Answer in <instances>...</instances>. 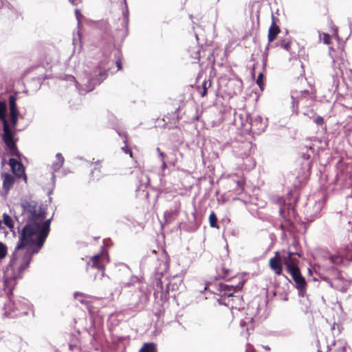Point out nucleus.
Instances as JSON below:
<instances>
[{
	"mask_svg": "<svg viewBox=\"0 0 352 352\" xmlns=\"http://www.w3.org/2000/svg\"><path fill=\"white\" fill-rule=\"evenodd\" d=\"M10 213L17 222L19 232V242L11 256L15 258L32 241V230L38 228L37 222L44 217L45 209L31 198H22L19 203L10 208Z\"/></svg>",
	"mask_w": 352,
	"mask_h": 352,
	"instance_id": "1",
	"label": "nucleus"
},
{
	"mask_svg": "<svg viewBox=\"0 0 352 352\" xmlns=\"http://www.w3.org/2000/svg\"><path fill=\"white\" fill-rule=\"evenodd\" d=\"M46 211L44 217L37 222V228L32 230V241L30 242L28 248L20 252L18 256L10 258L9 262L8 274L16 278L21 277V274L29 267L34 254H37L50 233L52 218L46 219Z\"/></svg>",
	"mask_w": 352,
	"mask_h": 352,
	"instance_id": "2",
	"label": "nucleus"
},
{
	"mask_svg": "<svg viewBox=\"0 0 352 352\" xmlns=\"http://www.w3.org/2000/svg\"><path fill=\"white\" fill-rule=\"evenodd\" d=\"M300 258V254L298 252L283 250L281 252H275L274 256L269 260L268 264L276 276L283 274L284 264L287 273L291 275L296 284V288L302 292L306 289L307 282L298 267Z\"/></svg>",
	"mask_w": 352,
	"mask_h": 352,
	"instance_id": "3",
	"label": "nucleus"
},
{
	"mask_svg": "<svg viewBox=\"0 0 352 352\" xmlns=\"http://www.w3.org/2000/svg\"><path fill=\"white\" fill-rule=\"evenodd\" d=\"M153 261H156L159 263L158 265L155 267L156 284L155 286L153 296L155 303L163 307L169 298L170 283H168L166 284V288H164L162 278L169 268V263L166 258H164V259L157 258V252L155 250H152L148 253L147 255L143 257L142 263L146 264L147 262Z\"/></svg>",
	"mask_w": 352,
	"mask_h": 352,
	"instance_id": "4",
	"label": "nucleus"
},
{
	"mask_svg": "<svg viewBox=\"0 0 352 352\" xmlns=\"http://www.w3.org/2000/svg\"><path fill=\"white\" fill-rule=\"evenodd\" d=\"M109 71V67L106 65L104 61L94 66L91 70H85V76L82 79L83 85L76 80L72 75H65L64 80L68 82H74L76 88L80 94L91 91L96 86L99 85L107 78Z\"/></svg>",
	"mask_w": 352,
	"mask_h": 352,
	"instance_id": "5",
	"label": "nucleus"
},
{
	"mask_svg": "<svg viewBox=\"0 0 352 352\" xmlns=\"http://www.w3.org/2000/svg\"><path fill=\"white\" fill-rule=\"evenodd\" d=\"M8 268L9 265H8L2 283V288L8 298V300L5 303L3 308V312L2 313V316L4 318H15L23 315H27L28 312L25 310L26 302H21L20 300H18L17 302L12 300V296L13 285L10 283L12 280H16L17 279L21 278L23 277V272L21 274V277L14 278L8 274Z\"/></svg>",
	"mask_w": 352,
	"mask_h": 352,
	"instance_id": "6",
	"label": "nucleus"
},
{
	"mask_svg": "<svg viewBox=\"0 0 352 352\" xmlns=\"http://www.w3.org/2000/svg\"><path fill=\"white\" fill-rule=\"evenodd\" d=\"M151 294V291L147 285H140L132 294L131 297L126 305V309L133 312L142 311L146 306Z\"/></svg>",
	"mask_w": 352,
	"mask_h": 352,
	"instance_id": "7",
	"label": "nucleus"
},
{
	"mask_svg": "<svg viewBox=\"0 0 352 352\" xmlns=\"http://www.w3.org/2000/svg\"><path fill=\"white\" fill-rule=\"evenodd\" d=\"M331 272L333 277L324 276L323 280L328 283L330 286L337 290L344 292L346 289V280L342 276L341 272L337 269L332 268Z\"/></svg>",
	"mask_w": 352,
	"mask_h": 352,
	"instance_id": "8",
	"label": "nucleus"
},
{
	"mask_svg": "<svg viewBox=\"0 0 352 352\" xmlns=\"http://www.w3.org/2000/svg\"><path fill=\"white\" fill-rule=\"evenodd\" d=\"M349 246H347L343 251H340L337 254L331 255L329 257L330 262L336 265H340L344 263V261H351L352 260V254L350 252Z\"/></svg>",
	"mask_w": 352,
	"mask_h": 352,
	"instance_id": "9",
	"label": "nucleus"
},
{
	"mask_svg": "<svg viewBox=\"0 0 352 352\" xmlns=\"http://www.w3.org/2000/svg\"><path fill=\"white\" fill-rule=\"evenodd\" d=\"M9 165L16 177L19 178L23 177L24 180L26 182L27 177L25 173V168L21 162H19L17 159L10 158L9 160Z\"/></svg>",
	"mask_w": 352,
	"mask_h": 352,
	"instance_id": "10",
	"label": "nucleus"
},
{
	"mask_svg": "<svg viewBox=\"0 0 352 352\" xmlns=\"http://www.w3.org/2000/svg\"><path fill=\"white\" fill-rule=\"evenodd\" d=\"M245 280H241L237 285H229L226 284L222 283V294H221V296H227L230 297L232 296L234 293L240 291L243 287Z\"/></svg>",
	"mask_w": 352,
	"mask_h": 352,
	"instance_id": "11",
	"label": "nucleus"
},
{
	"mask_svg": "<svg viewBox=\"0 0 352 352\" xmlns=\"http://www.w3.org/2000/svg\"><path fill=\"white\" fill-rule=\"evenodd\" d=\"M3 141L4 142L6 146L10 148H14V146L16 145V140L14 139V132L12 131L10 126L3 127Z\"/></svg>",
	"mask_w": 352,
	"mask_h": 352,
	"instance_id": "12",
	"label": "nucleus"
},
{
	"mask_svg": "<svg viewBox=\"0 0 352 352\" xmlns=\"http://www.w3.org/2000/svg\"><path fill=\"white\" fill-rule=\"evenodd\" d=\"M280 32V29L276 25V19L272 16V22L268 30L267 40L268 43H271L276 40L278 34Z\"/></svg>",
	"mask_w": 352,
	"mask_h": 352,
	"instance_id": "13",
	"label": "nucleus"
},
{
	"mask_svg": "<svg viewBox=\"0 0 352 352\" xmlns=\"http://www.w3.org/2000/svg\"><path fill=\"white\" fill-rule=\"evenodd\" d=\"M222 283L217 281L210 282L206 284L204 289L208 290L210 293L220 296L222 294Z\"/></svg>",
	"mask_w": 352,
	"mask_h": 352,
	"instance_id": "14",
	"label": "nucleus"
},
{
	"mask_svg": "<svg viewBox=\"0 0 352 352\" xmlns=\"http://www.w3.org/2000/svg\"><path fill=\"white\" fill-rule=\"evenodd\" d=\"M101 255L100 254H98L91 257L90 261L88 262L87 265L91 266L93 268L98 269V270H101L102 272L103 275L104 267L103 264L101 263Z\"/></svg>",
	"mask_w": 352,
	"mask_h": 352,
	"instance_id": "15",
	"label": "nucleus"
},
{
	"mask_svg": "<svg viewBox=\"0 0 352 352\" xmlns=\"http://www.w3.org/2000/svg\"><path fill=\"white\" fill-rule=\"evenodd\" d=\"M56 161L53 162L52 164V168L53 170V173L52 174V179L53 182L55 180V172H57L63 166L65 160L63 155L60 153H56Z\"/></svg>",
	"mask_w": 352,
	"mask_h": 352,
	"instance_id": "16",
	"label": "nucleus"
},
{
	"mask_svg": "<svg viewBox=\"0 0 352 352\" xmlns=\"http://www.w3.org/2000/svg\"><path fill=\"white\" fill-rule=\"evenodd\" d=\"M179 204L175 203L173 208H170L164 212V219L166 222L173 221L179 214Z\"/></svg>",
	"mask_w": 352,
	"mask_h": 352,
	"instance_id": "17",
	"label": "nucleus"
},
{
	"mask_svg": "<svg viewBox=\"0 0 352 352\" xmlns=\"http://www.w3.org/2000/svg\"><path fill=\"white\" fill-rule=\"evenodd\" d=\"M98 28L102 32V36L104 38L109 39L111 38L110 26L107 21L102 20L99 21L98 23Z\"/></svg>",
	"mask_w": 352,
	"mask_h": 352,
	"instance_id": "18",
	"label": "nucleus"
},
{
	"mask_svg": "<svg viewBox=\"0 0 352 352\" xmlns=\"http://www.w3.org/2000/svg\"><path fill=\"white\" fill-rule=\"evenodd\" d=\"M3 177V188L6 192H8L14 183V177L10 173H4Z\"/></svg>",
	"mask_w": 352,
	"mask_h": 352,
	"instance_id": "19",
	"label": "nucleus"
},
{
	"mask_svg": "<svg viewBox=\"0 0 352 352\" xmlns=\"http://www.w3.org/2000/svg\"><path fill=\"white\" fill-rule=\"evenodd\" d=\"M7 104L5 101L0 100V120L3 122V127L8 126L9 124L6 118Z\"/></svg>",
	"mask_w": 352,
	"mask_h": 352,
	"instance_id": "20",
	"label": "nucleus"
},
{
	"mask_svg": "<svg viewBox=\"0 0 352 352\" xmlns=\"http://www.w3.org/2000/svg\"><path fill=\"white\" fill-rule=\"evenodd\" d=\"M12 214H8L7 213H3V215H2V223H3L4 225H6L10 230V231L13 232L14 233V221L12 218Z\"/></svg>",
	"mask_w": 352,
	"mask_h": 352,
	"instance_id": "21",
	"label": "nucleus"
},
{
	"mask_svg": "<svg viewBox=\"0 0 352 352\" xmlns=\"http://www.w3.org/2000/svg\"><path fill=\"white\" fill-rule=\"evenodd\" d=\"M276 45L290 52L292 50V41L289 38L280 39L276 43Z\"/></svg>",
	"mask_w": 352,
	"mask_h": 352,
	"instance_id": "22",
	"label": "nucleus"
},
{
	"mask_svg": "<svg viewBox=\"0 0 352 352\" xmlns=\"http://www.w3.org/2000/svg\"><path fill=\"white\" fill-rule=\"evenodd\" d=\"M139 352H157L156 345L153 342L144 343Z\"/></svg>",
	"mask_w": 352,
	"mask_h": 352,
	"instance_id": "23",
	"label": "nucleus"
},
{
	"mask_svg": "<svg viewBox=\"0 0 352 352\" xmlns=\"http://www.w3.org/2000/svg\"><path fill=\"white\" fill-rule=\"evenodd\" d=\"M16 98L14 95L9 96V109L10 113L19 112L16 102Z\"/></svg>",
	"mask_w": 352,
	"mask_h": 352,
	"instance_id": "24",
	"label": "nucleus"
},
{
	"mask_svg": "<svg viewBox=\"0 0 352 352\" xmlns=\"http://www.w3.org/2000/svg\"><path fill=\"white\" fill-rule=\"evenodd\" d=\"M98 300L97 298H94L93 300H90L88 303L85 305L88 311L91 315H94L95 313L98 311V307H96L94 304Z\"/></svg>",
	"mask_w": 352,
	"mask_h": 352,
	"instance_id": "25",
	"label": "nucleus"
},
{
	"mask_svg": "<svg viewBox=\"0 0 352 352\" xmlns=\"http://www.w3.org/2000/svg\"><path fill=\"white\" fill-rule=\"evenodd\" d=\"M190 58L192 59L191 63H195V60L198 58V49L197 46L190 47L187 50Z\"/></svg>",
	"mask_w": 352,
	"mask_h": 352,
	"instance_id": "26",
	"label": "nucleus"
},
{
	"mask_svg": "<svg viewBox=\"0 0 352 352\" xmlns=\"http://www.w3.org/2000/svg\"><path fill=\"white\" fill-rule=\"evenodd\" d=\"M74 298L78 300L80 303L86 305L90 300L88 299V296L83 293L75 292Z\"/></svg>",
	"mask_w": 352,
	"mask_h": 352,
	"instance_id": "27",
	"label": "nucleus"
},
{
	"mask_svg": "<svg viewBox=\"0 0 352 352\" xmlns=\"http://www.w3.org/2000/svg\"><path fill=\"white\" fill-rule=\"evenodd\" d=\"M219 276L222 278L229 280L231 276V270L222 266L219 272Z\"/></svg>",
	"mask_w": 352,
	"mask_h": 352,
	"instance_id": "28",
	"label": "nucleus"
},
{
	"mask_svg": "<svg viewBox=\"0 0 352 352\" xmlns=\"http://www.w3.org/2000/svg\"><path fill=\"white\" fill-rule=\"evenodd\" d=\"M209 223L210 227L217 229L219 228V226L217 223V217L214 212H212L209 216Z\"/></svg>",
	"mask_w": 352,
	"mask_h": 352,
	"instance_id": "29",
	"label": "nucleus"
},
{
	"mask_svg": "<svg viewBox=\"0 0 352 352\" xmlns=\"http://www.w3.org/2000/svg\"><path fill=\"white\" fill-rule=\"evenodd\" d=\"M122 23H123L124 27L125 28L124 36H126L128 34V25H129V11L127 9L123 12Z\"/></svg>",
	"mask_w": 352,
	"mask_h": 352,
	"instance_id": "30",
	"label": "nucleus"
},
{
	"mask_svg": "<svg viewBox=\"0 0 352 352\" xmlns=\"http://www.w3.org/2000/svg\"><path fill=\"white\" fill-rule=\"evenodd\" d=\"M120 50L117 49L115 52V57L116 58V65L118 67V69L120 70L122 69V62H121V59H120Z\"/></svg>",
	"mask_w": 352,
	"mask_h": 352,
	"instance_id": "31",
	"label": "nucleus"
},
{
	"mask_svg": "<svg viewBox=\"0 0 352 352\" xmlns=\"http://www.w3.org/2000/svg\"><path fill=\"white\" fill-rule=\"evenodd\" d=\"M18 114L19 112L10 113V122L13 127H15L18 122Z\"/></svg>",
	"mask_w": 352,
	"mask_h": 352,
	"instance_id": "32",
	"label": "nucleus"
},
{
	"mask_svg": "<svg viewBox=\"0 0 352 352\" xmlns=\"http://www.w3.org/2000/svg\"><path fill=\"white\" fill-rule=\"evenodd\" d=\"M8 249L6 245L1 241H0V259H3L7 255Z\"/></svg>",
	"mask_w": 352,
	"mask_h": 352,
	"instance_id": "33",
	"label": "nucleus"
},
{
	"mask_svg": "<svg viewBox=\"0 0 352 352\" xmlns=\"http://www.w3.org/2000/svg\"><path fill=\"white\" fill-rule=\"evenodd\" d=\"M9 151H10V155L15 156L18 158V160H21V157L22 155L19 151L16 145L14 146V148H10Z\"/></svg>",
	"mask_w": 352,
	"mask_h": 352,
	"instance_id": "34",
	"label": "nucleus"
},
{
	"mask_svg": "<svg viewBox=\"0 0 352 352\" xmlns=\"http://www.w3.org/2000/svg\"><path fill=\"white\" fill-rule=\"evenodd\" d=\"M264 76L262 73H260L256 80V84L258 85L261 90L264 88Z\"/></svg>",
	"mask_w": 352,
	"mask_h": 352,
	"instance_id": "35",
	"label": "nucleus"
},
{
	"mask_svg": "<svg viewBox=\"0 0 352 352\" xmlns=\"http://www.w3.org/2000/svg\"><path fill=\"white\" fill-rule=\"evenodd\" d=\"M195 204H196V200H195V197L193 198V200H192V204L194 206V208H195ZM196 213H197V210H196V208L194 209V211L191 213L192 217H193V219L195 221V225L193 226L194 228H193V230H195L197 229V217H196Z\"/></svg>",
	"mask_w": 352,
	"mask_h": 352,
	"instance_id": "36",
	"label": "nucleus"
},
{
	"mask_svg": "<svg viewBox=\"0 0 352 352\" xmlns=\"http://www.w3.org/2000/svg\"><path fill=\"white\" fill-rule=\"evenodd\" d=\"M140 278L138 276H132L130 280L125 283L126 286H131L135 285L136 283H140Z\"/></svg>",
	"mask_w": 352,
	"mask_h": 352,
	"instance_id": "37",
	"label": "nucleus"
},
{
	"mask_svg": "<svg viewBox=\"0 0 352 352\" xmlns=\"http://www.w3.org/2000/svg\"><path fill=\"white\" fill-rule=\"evenodd\" d=\"M236 186H237V192L239 193H241V192L243 191L244 190V184H245V182L243 180H238L236 182Z\"/></svg>",
	"mask_w": 352,
	"mask_h": 352,
	"instance_id": "38",
	"label": "nucleus"
},
{
	"mask_svg": "<svg viewBox=\"0 0 352 352\" xmlns=\"http://www.w3.org/2000/svg\"><path fill=\"white\" fill-rule=\"evenodd\" d=\"M331 36L327 33H323L322 34V41L324 44L329 45L331 43Z\"/></svg>",
	"mask_w": 352,
	"mask_h": 352,
	"instance_id": "39",
	"label": "nucleus"
},
{
	"mask_svg": "<svg viewBox=\"0 0 352 352\" xmlns=\"http://www.w3.org/2000/svg\"><path fill=\"white\" fill-rule=\"evenodd\" d=\"M349 131H352V116H348L344 126Z\"/></svg>",
	"mask_w": 352,
	"mask_h": 352,
	"instance_id": "40",
	"label": "nucleus"
},
{
	"mask_svg": "<svg viewBox=\"0 0 352 352\" xmlns=\"http://www.w3.org/2000/svg\"><path fill=\"white\" fill-rule=\"evenodd\" d=\"M333 352H346V344L340 343V346L335 349Z\"/></svg>",
	"mask_w": 352,
	"mask_h": 352,
	"instance_id": "41",
	"label": "nucleus"
},
{
	"mask_svg": "<svg viewBox=\"0 0 352 352\" xmlns=\"http://www.w3.org/2000/svg\"><path fill=\"white\" fill-rule=\"evenodd\" d=\"M285 210H286L285 207L280 208V214L286 221H290L289 217L287 215L285 214Z\"/></svg>",
	"mask_w": 352,
	"mask_h": 352,
	"instance_id": "42",
	"label": "nucleus"
},
{
	"mask_svg": "<svg viewBox=\"0 0 352 352\" xmlns=\"http://www.w3.org/2000/svg\"><path fill=\"white\" fill-rule=\"evenodd\" d=\"M314 122L318 124V125H322L324 122V119L322 117L320 116H318L315 120H314Z\"/></svg>",
	"mask_w": 352,
	"mask_h": 352,
	"instance_id": "43",
	"label": "nucleus"
},
{
	"mask_svg": "<svg viewBox=\"0 0 352 352\" xmlns=\"http://www.w3.org/2000/svg\"><path fill=\"white\" fill-rule=\"evenodd\" d=\"M314 93L312 89H311V91H309L307 89L301 91V96H302V97H304V98H306L307 96H311V95H314Z\"/></svg>",
	"mask_w": 352,
	"mask_h": 352,
	"instance_id": "44",
	"label": "nucleus"
},
{
	"mask_svg": "<svg viewBox=\"0 0 352 352\" xmlns=\"http://www.w3.org/2000/svg\"><path fill=\"white\" fill-rule=\"evenodd\" d=\"M122 150L126 154H129L131 157H132V151L128 147L127 143L125 144V146L122 148Z\"/></svg>",
	"mask_w": 352,
	"mask_h": 352,
	"instance_id": "45",
	"label": "nucleus"
},
{
	"mask_svg": "<svg viewBox=\"0 0 352 352\" xmlns=\"http://www.w3.org/2000/svg\"><path fill=\"white\" fill-rule=\"evenodd\" d=\"M118 134L119 135V136H120L122 138H124V143L126 144V142H127V135H126V133L125 132L118 131Z\"/></svg>",
	"mask_w": 352,
	"mask_h": 352,
	"instance_id": "46",
	"label": "nucleus"
},
{
	"mask_svg": "<svg viewBox=\"0 0 352 352\" xmlns=\"http://www.w3.org/2000/svg\"><path fill=\"white\" fill-rule=\"evenodd\" d=\"M161 162H162V170L166 169V167H167V162L169 163L168 160H163V161H161Z\"/></svg>",
	"mask_w": 352,
	"mask_h": 352,
	"instance_id": "47",
	"label": "nucleus"
},
{
	"mask_svg": "<svg viewBox=\"0 0 352 352\" xmlns=\"http://www.w3.org/2000/svg\"><path fill=\"white\" fill-rule=\"evenodd\" d=\"M206 85H207V82H205L203 84V91L201 93V96H204L206 94V91H207Z\"/></svg>",
	"mask_w": 352,
	"mask_h": 352,
	"instance_id": "48",
	"label": "nucleus"
},
{
	"mask_svg": "<svg viewBox=\"0 0 352 352\" xmlns=\"http://www.w3.org/2000/svg\"><path fill=\"white\" fill-rule=\"evenodd\" d=\"M261 117H258L257 118H255L252 122V126H254L255 124H256L258 122H261Z\"/></svg>",
	"mask_w": 352,
	"mask_h": 352,
	"instance_id": "49",
	"label": "nucleus"
},
{
	"mask_svg": "<svg viewBox=\"0 0 352 352\" xmlns=\"http://www.w3.org/2000/svg\"><path fill=\"white\" fill-rule=\"evenodd\" d=\"M159 156L160 157L161 161H163V160H166H166H168V157L166 156L163 152H160Z\"/></svg>",
	"mask_w": 352,
	"mask_h": 352,
	"instance_id": "50",
	"label": "nucleus"
},
{
	"mask_svg": "<svg viewBox=\"0 0 352 352\" xmlns=\"http://www.w3.org/2000/svg\"><path fill=\"white\" fill-rule=\"evenodd\" d=\"M75 14H76V19H77L78 21L79 22V21H80L79 16L80 15V11L76 9L75 10Z\"/></svg>",
	"mask_w": 352,
	"mask_h": 352,
	"instance_id": "51",
	"label": "nucleus"
},
{
	"mask_svg": "<svg viewBox=\"0 0 352 352\" xmlns=\"http://www.w3.org/2000/svg\"><path fill=\"white\" fill-rule=\"evenodd\" d=\"M73 6L77 5L78 2L80 1V0H68Z\"/></svg>",
	"mask_w": 352,
	"mask_h": 352,
	"instance_id": "52",
	"label": "nucleus"
},
{
	"mask_svg": "<svg viewBox=\"0 0 352 352\" xmlns=\"http://www.w3.org/2000/svg\"><path fill=\"white\" fill-rule=\"evenodd\" d=\"M253 329H254L253 325H252V324H251L250 327H246V331H247V332H248V333H249L250 330H253Z\"/></svg>",
	"mask_w": 352,
	"mask_h": 352,
	"instance_id": "53",
	"label": "nucleus"
},
{
	"mask_svg": "<svg viewBox=\"0 0 352 352\" xmlns=\"http://www.w3.org/2000/svg\"><path fill=\"white\" fill-rule=\"evenodd\" d=\"M194 120H198V109H196V114L194 116Z\"/></svg>",
	"mask_w": 352,
	"mask_h": 352,
	"instance_id": "54",
	"label": "nucleus"
},
{
	"mask_svg": "<svg viewBox=\"0 0 352 352\" xmlns=\"http://www.w3.org/2000/svg\"><path fill=\"white\" fill-rule=\"evenodd\" d=\"M195 37L197 42L198 43V37H199V35H198V34L196 32H195Z\"/></svg>",
	"mask_w": 352,
	"mask_h": 352,
	"instance_id": "55",
	"label": "nucleus"
},
{
	"mask_svg": "<svg viewBox=\"0 0 352 352\" xmlns=\"http://www.w3.org/2000/svg\"><path fill=\"white\" fill-rule=\"evenodd\" d=\"M195 37L197 42L198 43V37H199V35H198V34L196 32H195Z\"/></svg>",
	"mask_w": 352,
	"mask_h": 352,
	"instance_id": "56",
	"label": "nucleus"
},
{
	"mask_svg": "<svg viewBox=\"0 0 352 352\" xmlns=\"http://www.w3.org/2000/svg\"><path fill=\"white\" fill-rule=\"evenodd\" d=\"M245 322H244V321H241V325L242 327H244V326H245Z\"/></svg>",
	"mask_w": 352,
	"mask_h": 352,
	"instance_id": "57",
	"label": "nucleus"
},
{
	"mask_svg": "<svg viewBox=\"0 0 352 352\" xmlns=\"http://www.w3.org/2000/svg\"><path fill=\"white\" fill-rule=\"evenodd\" d=\"M179 110V107H177V108L175 109V113H175V114H177V112Z\"/></svg>",
	"mask_w": 352,
	"mask_h": 352,
	"instance_id": "58",
	"label": "nucleus"
},
{
	"mask_svg": "<svg viewBox=\"0 0 352 352\" xmlns=\"http://www.w3.org/2000/svg\"><path fill=\"white\" fill-rule=\"evenodd\" d=\"M157 153H158V155L160 154V152H162V151H160V148H157Z\"/></svg>",
	"mask_w": 352,
	"mask_h": 352,
	"instance_id": "59",
	"label": "nucleus"
},
{
	"mask_svg": "<svg viewBox=\"0 0 352 352\" xmlns=\"http://www.w3.org/2000/svg\"><path fill=\"white\" fill-rule=\"evenodd\" d=\"M198 82V76L195 78V83Z\"/></svg>",
	"mask_w": 352,
	"mask_h": 352,
	"instance_id": "60",
	"label": "nucleus"
},
{
	"mask_svg": "<svg viewBox=\"0 0 352 352\" xmlns=\"http://www.w3.org/2000/svg\"><path fill=\"white\" fill-rule=\"evenodd\" d=\"M45 78H47L46 76H43V77H41V78H39V79H45Z\"/></svg>",
	"mask_w": 352,
	"mask_h": 352,
	"instance_id": "61",
	"label": "nucleus"
},
{
	"mask_svg": "<svg viewBox=\"0 0 352 352\" xmlns=\"http://www.w3.org/2000/svg\"><path fill=\"white\" fill-rule=\"evenodd\" d=\"M96 164L97 166H98V165H99V164H100V162H99V161L96 162Z\"/></svg>",
	"mask_w": 352,
	"mask_h": 352,
	"instance_id": "62",
	"label": "nucleus"
},
{
	"mask_svg": "<svg viewBox=\"0 0 352 352\" xmlns=\"http://www.w3.org/2000/svg\"><path fill=\"white\" fill-rule=\"evenodd\" d=\"M94 170H98L99 172L100 171V168H96V167L95 168V169H94Z\"/></svg>",
	"mask_w": 352,
	"mask_h": 352,
	"instance_id": "63",
	"label": "nucleus"
},
{
	"mask_svg": "<svg viewBox=\"0 0 352 352\" xmlns=\"http://www.w3.org/2000/svg\"><path fill=\"white\" fill-rule=\"evenodd\" d=\"M192 28L193 30H195V27L194 25H192Z\"/></svg>",
	"mask_w": 352,
	"mask_h": 352,
	"instance_id": "64",
	"label": "nucleus"
}]
</instances>
